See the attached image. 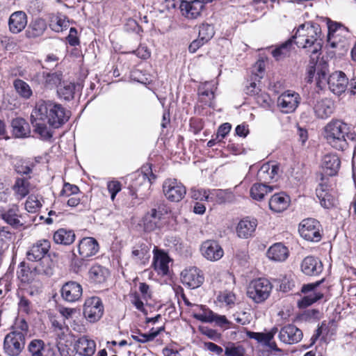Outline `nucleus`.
<instances>
[{
    "instance_id": "nucleus-1",
    "label": "nucleus",
    "mask_w": 356,
    "mask_h": 356,
    "mask_svg": "<svg viewBox=\"0 0 356 356\" xmlns=\"http://www.w3.org/2000/svg\"><path fill=\"white\" fill-rule=\"evenodd\" d=\"M70 118V111L53 101L39 100L31 114L34 131L43 140L53 136L52 129H58Z\"/></svg>"
},
{
    "instance_id": "nucleus-2",
    "label": "nucleus",
    "mask_w": 356,
    "mask_h": 356,
    "mask_svg": "<svg viewBox=\"0 0 356 356\" xmlns=\"http://www.w3.org/2000/svg\"><path fill=\"white\" fill-rule=\"evenodd\" d=\"M295 38L296 44L304 49L310 48L312 63L320 56L319 51L322 48L321 29L316 23L306 22L300 25L291 38Z\"/></svg>"
},
{
    "instance_id": "nucleus-3",
    "label": "nucleus",
    "mask_w": 356,
    "mask_h": 356,
    "mask_svg": "<svg viewBox=\"0 0 356 356\" xmlns=\"http://www.w3.org/2000/svg\"><path fill=\"white\" fill-rule=\"evenodd\" d=\"M324 138L333 148L343 151L348 147V140L356 139L350 126L340 120H332L324 127Z\"/></svg>"
},
{
    "instance_id": "nucleus-4",
    "label": "nucleus",
    "mask_w": 356,
    "mask_h": 356,
    "mask_svg": "<svg viewBox=\"0 0 356 356\" xmlns=\"http://www.w3.org/2000/svg\"><path fill=\"white\" fill-rule=\"evenodd\" d=\"M51 242L47 239H40L29 248L26 256L28 261L37 262L35 270L39 274L50 276L53 274L51 262L49 257Z\"/></svg>"
},
{
    "instance_id": "nucleus-5",
    "label": "nucleus",
    "mask_w": 356,
    "mask_h": 356,
    "mask_svg": "<svg viewBox=\"0 0 356 356\" xmlns=\"http://www.w3.org/2000/svg\"><path fill=\"white\" fill-rule=\"evenodd\" d=\"M273 284L269 280L259 277L252 280L247 289V296L257 304L262 303L270 296Z\"/></svg>"
},
{
    "instance_id": "nucleus-6",
    "label": "nucleus",
    "mask_w": 356,
    "mask_h": 356,
    "mask_svg": "<svg viewBox=\"0 0 356 356\" xmlns=\"http://www.w3.org/2000/svg\"><path fill=\"white\" fill-rule=\"evenodd\" d=\"M321 225L314 218H306L299 224L298 232L300 236L307 241L318 242L322 238Z\"/></svg>"
},
{
    "instance_id": "nucleus-7",
    "label": "nucleus",
    "mask_w": 356,
    "mask_h": 356,
    "mask_svg": "<svg viewBox=\"0 0 356 356\" xmlns=\"http://www.w3.org/2000/svg\"><path fill=\"white\" fill-rule=\"evenodd\" d=\"M26 338L17 332H10L3 341V350L8 356H18L25 346Z\"/></svg>"
},
{
    "instance_id": "nucleus-8",
    "label": "nucleus",
    "mask_w": 356,
    "mask_h": 356,
    "mask_svg": "<svg viewBox=\"0 0 356 356\" xmlns=\"http://www.w3.org/2000/svg\"><path fill=\"white\" fill-rule=\"evenodd\" d=\"M104 305L102 300L92 296L86 300L83 306V315L90 323L97 322L103 316Z\"/></svg>"
},
{
    "instance_id": "nucleus-9",
    "label": "nucleus",
    "mask_w": 356,
    "mask_h": 356,
    "mask_svg": "<svg viewBox=\"0 0 356 356\" xmlns=\"http://www.w3.org/2000/svg\"><path fill=\"white\" fill-rule=\"evenodd\" d=\"M163 191L168 200H182L186 194V187L176 179H165Z\"/></svg>"
},
{
    "instance_id": "nucleus-10",
    "label": "nucleus",
    "mask_w": 356,
    "mask_h": 356,
    "mask_svg": "<svg viewBox=\"0 0 356 356\" xmlns=\"http://www.w3.org/2000/svg\"><path fill=\"white\" fill-rule=\"evenodd\" d=\"M300 102L298 93L287 90L282 93L277 99V106L285 113H291L295 111Z\"/></svg>"
},
{
    "instance_id": "nucleus-11",
    "label": "nucleus",
    "mask_w": 356,
    "mask_h": 356,
    "mask_svg": "<svg viewBox=\"0 0 356 356\" xmlns=\"http://www.w3.org/2000/svg\"><path fill=\"white\" fill-rule=\"evenodd\" d=\"M303 333L293 324H287L279 331L278 338L285 344H295L301 341Z\"/></svg>"
},
{
    "instance_id": "nucleus-12",
    "label": "nucleus",
    "mask_w": 356,
    "mask_h": 356,
    "mask_svg": "<svg viewBox=\"0 0 356 356\" xmlns=\"http://www.w3.org/2000/svg\"><path fill=\"white\" fill-rule=\"evenodd\" d=\"M202 310V313H193V316L197 321L203 323H215L218 326L222 327L229 324L225 316L219 315L209 309L204 305H197Z\"/></svg>"
},
{
    "instance_id": "nucleus-13",
    "label": "nucleus",
    "mask_w": 356,
    "mask_h": 356,
    "mask_svg": "<svg viewBox=\"0 0 356 356\" xmlns=\"http://www.w3.org/2000/svg\"><path fill=\"white\" fill-rule=\"evenodd\" d=\"M318 58L312 63V57H310L309 65L307 69V76L306 77L307 81L310 83L312 81L315 74L316 75V79H317V83L321 84L323 81L326 80L327 76V65L323 60H318Z\"/></svg>"
},
{
    "instance_id": "nucleus-14",
    "label": "nucleus",
    "mask_w": 356,
    "mask_h": 356,
    "mask_svg": "<svg viewBox=\"0 0 356 356\" xmlns=\"http://www.w3.org/2000/svg\"><path fill=\"white\" fill-rule=\"evenodd\" d=\"M181 280L184 286L191 289H196L203 283L204 277L199 268L191 267L181 272Z\"/></svg>"
},
{
    "instance_id": "nucleus-15",
    "label": "nucleus",
    "mask_w": 356,
    "mask_h": 356,
    "mask_svg": "<svg viewBox=\"0 0 356 356\" xmlns=\"http://www.w3.org/2000/svg\"><path fill=\"white\" fill-rule=\"evenodd\" d=\"M200 251L203 257L211 261L219 260L224 254L222 247L214 240H207L203 242Z\"/></svg>"
},
{
    "instance_id": "nucleus-16",
    "label": "nucleus",
    "mask_w": 356,
    "mask_h": 356,
    "mask_svg": "<svg viewBox=\"0 0 356 356\" xmlns=\"http://www.w3.org/2000/svg\"><path fill=\"white\" fill-rule=\"evenodd\" d=\"M327 82L330 91L337 95L346 91L348 83L346 74L341 71H337L330 74Z\"/></svg>"
},
{
    "instance_id": "nucleus-17",
    "label": "nucleus",
    "mask_w": 356,
    "mask_h": 356,
    "mask_svg": "<svg viewBox=\"0 0 356 356\" xmlns=\"http://www.w3.org/2000/svg\"><path fill=\"white\" fill-rule=\"evenodd\" d=\"M335 110L334 101L330 98L317 100L313 105L315 116L318 119L325 120L330 117Z\"/></svg>"
},
{
    "instance_id": "nucleus-18",
    "label": "nucleus",
    "mask_w": 356,
    "mask_h": 356,
    "mask_svg": "<svg viewBox=\"0 0 356 356\" xmlns=\"http://www.w3.org/2000/svg\"><path fill=\"white\" fill-rule=\"evenodd\" d=\"M77 249L81 257L85 259L95 255L99 250V245L95 238L84 237L79 241Z\"/></svg>"
},
{
    "instance_id": "nucleus-19",
    "label": "nucleus",
    "mask_w": 356,
    "mask_h": 356,
    "mask_svg": "<svg viewBox=\"0 0 356 356\" xmlns=\"http://www.w3.org/2000/svg\"><path fill=\"white\" fill-rule=\"evenodd\" d=\"M153 266L154 270L161 275H166L169 272L170 257L166 252L154 247Z\"/></svg>"
},
{
    "instance_id": "nucleus-20",
    "label": "nucleus",
    "mask_w": 356,
    "mask_h": 356,
    "mask_svg": "<svg viewBox=\"0 0 356 356\" xmlns=\"http://www.w3.org/2000/svg\"><path fill=\"white\" fill-rule=\"evenodd\" d=\"M61 297L69 302H74L79 300L83 293L82 286L76 282H66L61 289Z\"/></svg>"
},
{
    "instance_id": "nucleus-21",
    "label": "nucleus",
    "mask_w": 356,
    "mask_h": 356,
    "mask_svg": "<svg viewBox=\"0 0 356 356\" xmlns=\"http://www.w3.org/2000/svg\"><path fill=\"white\" fill-rule=\"evenodd\" d=\"M323 269L321 261L313 256L306 257L301 263V270L307 275L316 276L323 271Z\"/></svg>"
},
{
    "instance_id": "nucleus-22",
    "label": "nucleus",
    "mask_w": 356,
    "mask_h": 356,
    "mask_svg": "<svg viewBox=\"0 0 356 356\" xmlns=\"http://www.w3.org/2000/svg\"><path fill=\"white\" fill-rule=\"evenodd\" d=\"M0 218L14 228L17 229L23 226V223L19 220L20 214L16 205L8 209L0 206Z\"/></svg>"
},
{
    "instance_id": "nucleus-23",
    "label": "nucleus",
    "mask_w": 356,
    "mask_h": 356,
    "mask_svg": "<svg viewBox=\"0 0 356 356\" xmlns=\"http://www.w3.org/2000/svg\"><path fill=\"white\" fill-rule=\"evenodd\" d=\"M328 29V43L332 48H337L343 40L338 39L343 33H347L348 30L346 27L337 22H331L327 25Z\"/></svg>"
},
{
    "instance_id": "nucleus-24",
    "label": "nucleus",
    "mask_w": 356,
    "mask_h": 356,
    "mask_svg": "<svg viewBox=\"0 0 356 356\" xmlns=\"http://www.w3.org/2000/svg\"><path fill=\"white\" fill-rule=\"evenodd\" d=\"M27 15L23 11H15L8 19V28L11 33L17 34L22 31L27 25Z\"/></svg>"
},
{
    "instance_id": "nucleus-25",
    "label": "nucleus",
    "mask_w": 356,
    "mask_h": 356,
    "mask_svg": "<svg viewBox=\"0 0 356 356\" xmlns=\"http://www.w3.org/2000/svg\"><path fill=\"white\" fill-rule=\"evenodd\" d=\"M257 220L254 218H245L239 221L236 226V234L239 238H248L255 232Z\"/></svg>"
},
{
    "instance_id": "nucleus-26",
    "label": "nucleus",
    "mask_w": 356,
    "mask_h": 356,
    "mask_svg": "<svg viewBox=\"0 0 356 356\" xmlns=\"http://www.w3.org/2000/svg\"><path fill=\"white\" fill-rule=\"evenodd\" d=\"M278 171L277 165L266 163L259 169L257 175V179L265 184L270 183L276 178Z\"/></svg>"
},
{
    "instance_id": "nucleus-27",
    "label": "nucleus",
    "mask_w": 356,
    "mask_h": 356,
    "mask_svg": "<svg viewBox=\"0 0 356 356\" xmlns=\"http://www.w3.org/2000/svg\"><path fill=\"white\" fill-rule=\"evenodd\" d=\"M341 165L339 156L334 154H326L322 160V168L327 176H334L337 174Z\"/></svg>"
},
{
    "instance_id": "nucleus-28",
    "label": "nucleus",
    "mask_w": 356,
    "mask_h": 356,
    "mask_svg": "<svg viewBox=\"0 0 356 356\" xmlns=\"http://www.w3.org/2000/svg\"><path fill=\"white\" fill-rule=\"evenodd\" d=\"M289 254L288 248L282 243H275L266 252L267 257L273 261L282 262L285 261Z\"/></svg>"
},
{
    "instance_id": "nucleus-29",
    "label": "nucleus",
    "mask_w": 356,
    "mask_h": 356,
    "mask_svg": "<svg viewBox=\"0 0 356 356\" xmlns=\"http://www.w3.org/2000/svg\"><path fill=\"white\" fill-rule=\"evenodd\" d=\"M215 85L213 82H205L199 86V101L205 106H212L214 99Z\"/></svg>"
},
{
    "instance_id": "nucleus-30",
    "label": "nucleus",
    "mask_w": 356,
    "mask_h": 356,
    "mask_svg": "<svg viewBox=\"0 0 356 356\" xmlns=\"http://www.w3.org/2000/svg\"><path fill=\"white\" fill-rule=\"evenodd\" d=\"M74 348L81 355L92 356L95 352L96 343L87 336H83L76 341Z\"/></svg>"
},
{
    "instance_id": "nucleus-31",
    "label": "nucleus",
    "mask_w": 356,
    "mask_h": 356,
    "mask_svg": "<svg viewBox=\"0 0 356 356\" xmlns=\"http://www.w3.org/2000/svg\"><path fill=\"white\" fill-rule=\"evenodd\" d=\"M204 3L206 2L203 0L186 1L182 6L181 13L187 18L195 19L200 15Z\"/></svg>"
},
{
    "instance_id": "nucleus-32",
    "label": "nucleus",
    "mask_w": 356,
    "mask_h": 356,
    "mask_svg": "<svg viewBox=\"0 0 356 356\" xmlns=\"http://www.w3.org/2000/svg\"><path fill=\"white\" fill-rule=\"evenodd\" d=\"M69 20L62 13H51L49 15V26L55 32H62L69 26Z\"/></svg>"
},
{
    "instance_id": "nucleus-33",
    "label": "nucleus",
    "mask_w": 356,
    "mask_h": 356,
    "mask_svg": "<svg viewBox=\"0 0 356 356\" xmlns=\"http://www.w3.org/2000/svg\"><path fill=\"white\" fill-rule=\"evenodd\" d=\"M109 275L108 269L100 265L92 266L88 272L90 280L95 284L104 283Z\"/></svg>"
},
{
    "instance_id": "nucleus-34",
    "label": "nucleus",
    "mask_w": 356,
    "mask_h": 356,
    "mask_svg": "<svg viewBox=\"0 0 356 356\" xmlns=\"http://www.w3.org/2000/svg\"><path fill=\"white\" fill-rule=\"evenodd\" d=\"M11 126L13 133L17 138H26L30 135L29 125L23 118H17L13 119L11 122Z\"/></svg>"
},
{
    "instance_id": "nucleus-35",
    "label": "nucleus",
    "mask_w": 356,
    "mask_h": 356,
    "mask_svg": "<svg viewBox=\"0 0 356 356\" xmlns=\"http://www.w3.org/2000/svg\"><path fill=\"white\" fill-rule=\"evenodd\" d=\"M17 273L20 281L25 284H32L35 282H38L35 280V276L36 275H40L35 270V267L33 270H31L24 262L20 263Z\"/></svg>"
},
{
    "instance_id": "nucleus-36",
    "label": "nucleus",
    "mask_w": 356,
    "mask_h": 356,
    "mask_svg": "<svg viewBox=\"0 0 356 356\" xmlns=\"http://www.w3.org/2000/svg\"><path fill=\"white\" fill-rule=\"evenodd\" d=\"M79 204L76 202H54L53 209L49 211V218L45 219V222L50 225L53 222L52 216H58L59 214L63 213L67 210V207H75Z\"/></svg>"
},
{
    "instance_id": "nucleus-37",
    "label": "nucleus",
    "mask_w": 356,
    "mask_h": 356,
    "mask_svg": "<svg viewBox=\"0 0 356 356\" xmlns=\"http://www.w3.org/2000/svg\"><path fill=\"white\" fill-rule=\"evenodd\" d=\"M76 236L72 230L60 228L54 234V241L57 244L69 245L75 240Z\"/></svg>"
},
{
    "instance_id": "nucleus-38",
    "label": "nucleus",
    "mask_w": 356,
    "mask_h": 356,
    "mask_svg": "<svg viewBox=\"0 0 356 356\" xmlns=\"http://www.w3.org/2000/svg\"><path fill=\"white\" fill-rule=\"evenodd\" d=\"M46 29V22L41 18H38L31 22L26 31V35L29 38H35L42 35Z\"/></svg>"
},
{
    "instance_id": "nucleus-39",
    "label": "nucleus",
    "mask_w": 356,
    "mask_h": 356,
    "mask_svg": "<svg viewBox=\"0 0 356 356\" xmlns=\"http://www.w3.org/2000/svg\"><path fill=\"white\" fill-rule=\"evenodd\" d=\"M293 40L292 38L287 40L271 51L272 56L276 60H280L289 57L293 48Z\"/></svg>"
},
{
    "instance_id": "nucleus-40",
    "label": "nucleus",
    "mask_w": 356,
    "mask_h": 356,
    "mask_svg": "<svg viewBox=\"0 0 356 356\" xmlns=\"http://www.w3.org/2000/svg\"><path fill=\"white\" fill-rule=\"evenodd\" d=\"M161 216V213L157 212L155 209H152L150 213H147L143 219L145 231L149 232L154 230L158 227Z\"/></svg>"
},
{
    "instance_id": "nucleus-41",
    "label": "nucleus",
    "mask_w": 356,
    "mask_h": 356,
    "mask_svg": "<svg viewBox=\"0 0 356 356\" xmlns=\"http://www.w3.org/2000/svg\"><path fill=\"white\" fill-rule=\"evenodd\" d=\"M150 246L146 243L138 244L132 250V257L137 261L145 264L150 258Z\"/></svg>"
},
{
    "instance_id": "nucleus-42",
    "label": "nucleus",
    "mask_w": 356,
    "mask_h": 356,
    "mask_svg": "<svg viewBox=\"0 0 356 356\" xmlns=\"http://www.w3.org/2000/svg\"><path fill=\"white\" fill-rule=\"evenodd\" d=\"M278 329L276 327H273L268 332H254L252 331H248L246 332L247 337L250 339H253L257 342L263 343L264 345L269 343L270 341L274 338L275 335L277 333Z\"/></svg>"
},
{
    "instance_id": "nucleus-43",
    "label": "nucleus",
    "mask_w": 356,
    "mask_h": 356,
    "mask_svg": "<svg viewBox=\"0 0 356 356\" xmlns=\"http://www.w3.org/2000/svg\"><path fill=\"white\" fill-rule=\"evenodd\" d=\"M13 188L17 198L22 199L29 193L30 183L27 179L17 178Z\"/></svg>"
},
{
    "instance_id": "nucleus-44",
    "label": "nucleus",
    "mask_w": 356,
    "mask_h": 356,
    "mask_svg": "<svg viewBox=\"0 0 356 356\" xmlns=\"http://www.w3.org/2000/svg\"><path fill=\"white\" fill-rule=\"evenodd\" d=\"M13 87L18 95L24 99H29L33 95V91L29 85L22 79L14 80Z\"/></svg>"
},
{
    "instance_id": "nucleus-45",
    "label": "nucleus",
    "mask_w": 356,
    "mask_h": 356,
    "mask_svg": "<svg viewBox=\"0 0 356 356\" xmlns=\"http://www.w3.org/2000/svg\"><path fill=\"white\" fill-rule=\"evenodd\" d=\"M272 191L273 188L267 186L265 183L254 184L250 189V195L254 200L262 199Z\"/></svg>"
},
{
    "instance_id": "nucleus-46",
    "label": "nucleus",
    "mask_w": 356,
    "mask_h": 356,
    "mask_svg": "<svg viewBox=\"0 0 356 356\" xmlns=\"http://www.w3.org/2000/svg\"><path fill=\"white\" fill-rule=\"evenodd\" d=\"M43 81L45 87L53 88L58 86L62 83V74L58 72L42 73Z\"/></svg>"
},
{
    "instance_id": "nucleus-47",
    "label": "nucleus",
    "mask_w": 356,
    "mask_h": 356,
    "mask_svg": "<svg viewBox=\"0 0 356 356\" xmlns=\"http://www.w3.org/2000/svg\"><path fill=\"white\" fill-rule=\"evenodd\" d=\"M74 83L63 81L58 86L57 92L60 97L69 101L74 97Z\"/></svg>"
},
{
    "instance_id": "nucleus-48",
    "label": "nucleus",
    "mask_w": 356,
    "mask_h": 356,
    "mask_svg": "<svg viewBox=\"0 0 356 356\" xmlns=\"http://www.w3.org/2000/svg\"><path fill=\"white\" fill-rule=\"evenodd\" d=\"M323 297V293L318 290H314L312 293H309L305 296L299 302L298 306L300 307L305 308L307 307L318 300H321Z\"/></svg>"
},
{
    "instance_id": "nucleus-49",
    "label": "nucleus",
    "mask_w": 356,
    "mask_h": 356,
    "mask_svg": "<svg viewBox=\"0 0 356 356\" xmlns=\"http://www.w3.org/2000/svg\"><path fill=\"white\" fill-rule=\"evenodd\" d=\"M217 301L220 304V306L232 308L235 305L236 296L231 291L220 292L217 296Z\"/></svg>"
},
{
    "instance_id": "nucleus-50",
    "label": "nucleus",
    "mask_w": 356,
    "mask_h": 356,
    "mask_svg": "<svg viewBox=\"0 0 356 356\" xmlns=\"http://www.w3.org/2000/svg\"><path fill=\"white\" fill-rule=\"evenodd\" d=\"M323 182L320 183L316 189V196L319 200H330L334 197L332 194V191L330 189L327 184L324 182V178L322 177Z\"/></svg>"
},
{
    "instance_id": "nucleus-51",
    "label": "nucleus",
    "mask_w": 356,
    "mask_h": 356,
    "mask_svg": "<svg viewBox=\"0 0 356 356\" xmlns=\"http://www.w3.org/2000/svg\"><path fill=\"white\" fill-rule=\"evenodd\" d=\"M214 33L215 31L212 24L203 23L199 26L198 37L203 42H209L213 37Z\"/></svg>"
},
{
    "instance_id": "nucleus-52",
    "label": "nucleus",
    "mask_w": 356,
    "mask_h": 356,
    "mask_svg": "<svg viewBox=\"0 0 356 356\" xmlns=\"http://www.w3.org/2000/svg\"><path fill=\"white\" fill-rule=\"evenodd\" d=\"M35 167V163L31 160H19L15 165V171L20 175H29Z\"/></svg>"
},
{
    "instance_id": "nucleus-53",
    "label": "nucleus",
    "mask_w": 356,
    "mask_h": 356,
    "mask_svg": "<svg viewBox=\"0 0 356 356\" xmlns=\"http://www.w3.org/2000/svg\"><path fill=\"white\" fill-rule=\"evenodd\" d=\"M245 350L238 343H229L225 348L226 356H245Z\"/></svg>"
},
{
    "instance_id": "nucleus-54",
    "label": "nucleus",
    "mask_w": 356,
    "mask_h": 356,
    "mask_svg": "<svg viewBox=\"0 0 356 356\" xmlns=\"http://www.w3.org/2000/svg\"><path fill=\"white\" fill-rule=\"evenodd\" d=\"M264 207H268L270 210L274 213H279L286 210L290 202H263Z\"/></svg>"
},
{
    "instance_id": "nucleus-55",
    "label": "nucleus",
    "mask_w": 356,
    "mask_h": 356,
    "mask_svg": "<svg viewBox=\"0 0 356 356\" xmlns=\"http://www.w3.org/2000/svg\"><path fill=\"white\" fill-rule=\"evenodd\" d=\"M19 299L18 302V310L25 314H29L31 312V302L24 295L17 294Z\"/></svg>"
},
{
    "instance_id": "nucleus-56",
    "label": "nucleus",
    "mask_w": 356,
    "mask_h": 356,
    "mask_svg": "<svg viewBox=\"0 0 356 356\" xmlns=\"http://www.w3.org/2000/svg\"><path fill=\"white\" fill-rule=\"evenodd\" d=\"M29 331V325L25 319L18 318L16 319L14 325V330L13 332H17L22 334L26 337Z\"/></svg>"
},
{
    "instance_id": "nucleus-57",
    "label": "nucleus",
    "mask_w": 356,
    "mask_h": 356,
    "mask_svg": "<svg viewBox=\"0 0 356 356\" xmlns=\"http://www.w3.org/2000/svg\"><path fill=\"white\" fill-rule=\"evenodd\" d=\"M107 188L111 194V198L113 200L118 192L122 189L121 183L117 180L108 181L107 184Z\"/></svg>"
},
{
    "instance_id": "nucleus-58",
    "label": "nucleus",
    "mask_w": 356,
    "mask_h": 356,
    "mask_svg": "<svg viewBox=\"0 0 356 356\" xmlns=\"http://www.w3.org/2000/svg\"><path fill=\"white\" fill-rule=\"evenodd\" d=\"M255 99L258 104L261 106L268 108L270 107L271 99L268 95L263 92H259L255 95Z\"/></svg>"
},
{
    "instance_id": "nucleus-59",
    "label": "nucleus",
    "mask_w": 356,
    "mask_h": 356,
    "mask_svg": "<svg viewBox=\"0 0 356 356\" xmlns=\"http://www.w3.org/2000/svg\"><path fill=\"white\" fill-rule=\"evenodd\" d=\"M79 188L76 185H72L69 183H65L63 185V189L60 192L61 195L69 197L72 195L78 193Z\"/></svg>"
},
{
    "instance_id": "nucleus-60",
    "label": "nucleus",
    "mask_w": 356,
    "mask_h": 356,
    "mask_svg": "<svg viewBox=\"0 0 356 356\" xmlns=\"http://www.w3.org/2000/svg\"><path fill=\"white\" fill-rule=\"evenodd\" d=\"M131 302L132 305L140 312L146 314L147 311L145 308L144 303L141 300L139 295L136 293L131 295Z\"/></svg>"
},
{
    "instance_id": "nucleus-61",
    "label": "nucleus",
    "mask_w": 356,
    "mask_h": 356,
    "mask_svg": "<svg viewBox=\"0 0 356 356\" xmlns=\"http://www.w3.org/2000/svg\"><path fill=\"white\" fill-rule=\"evenodd\" d=\"M207 191L202 188H192L191 197L193 200H206Z\"/></svg>"
},
{
    "instance_id": "nucleus-62",
    "label": "nucleus",
    "mask_w": 356,
    "mask_h": 356,
    "mask_svg": "<svg viewBox=\"0 0 356 356\" xmlns=\"http://www.w3.org/2000/svg\"><path fill=\"white\" fill-rule=\"evenodd\" d=\"M204 348L205 350H209L218 356H222V354L223 353V349L220 346L213 343V342H204Z\"/></svg>"
},
{
    "instance_id": "nucleus-63",
    "label": "nucleus",
    "mask_w": 356,
    "mask_h": 356,
    "mask_svg": "<svg viewBox=\"0 0 356 356\" xmlns=\"http://www.w3.org/2000/svg\"><path fill=\"white\" fill-rule=\"evenodd\" d=\"M141 59H147L150 56V51L146 46L140 45L132 52Z\"/></svg>"
},
{
    "instance_id": "nucleus-64",
    "label": "nucleus",
    "mask_w": 356,
    "mask_h": 356,
    "mask_svg": "<svg viewBox=\"0 0 356 356\" xmlns=\"http://www.w3.org/2000/svg\"><path fill=\"white\" fill-rule=\"evenodd\" d=\"M264 72V62L263 60H258L254 66L253 74L256 76L255 79L259 80L263 77Z\"/></svg>"
}]
</instances>
